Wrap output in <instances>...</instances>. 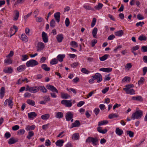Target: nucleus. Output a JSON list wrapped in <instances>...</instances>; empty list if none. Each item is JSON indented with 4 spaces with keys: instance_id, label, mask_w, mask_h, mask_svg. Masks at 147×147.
Masks as SVG:
<instances>
[{
    "instance_id": "16",
    "label": "nucleus",
    "mask_w": 147,
    "mask_h": 147,
    "mask_svg": "<svg viewBox=\"0 0 147 147\" xmlns=\"http://www.w3.org/2000/svg\"><path fill=\"white\" fill-rule=\"evenodd\" d=\"M112 70V69L111 67L102 68L99 69V71L107 73L111 72Z\"/></svg>"
},
{
    "instance_id": "33",
    "label": "nucleus",
    "mask_w": 147,
    "mask_h": 147,
    "mask_svg": "<svg viewBox=\"0 0 147 147\" xmlns=\"http://www.w3.org/2000/svg\"><path fill=\"white\" fill-rule=\"evenodd\" d=\"M50 116V115L47 113L42 115L41 117L43 120H47L49 118Z\"/></svg>"
},
{
    "instance_id": "62",
    "label": "nucleus",
    "mask_w": 147,
    "mask_h": 147,
    "mask_svg": "<svg viewBox=\"0 0 147 147\" xmlns=\"http://www.w3.org/2000/svg\"><path fill=\"white\" fill-rule=\"evenodd\" d=\"M65 24L67 27L69 26L70 24L69 20V18H66L65 20Z\"/></svg>"
},
{
    "instance_id": "21",
    "label": "nucleus",
    "mask_w": 147,
    "mask_h": 147,
    "mask_svg": "<svg viewBox=\"0 0 147 147\" xmlns=\"http://www.w3.org/2000/svg\"><path fill=\"white\" fill-rule=\"evenodd\" d=\"M26 67L25 65H22L18 67L17 69L18 71L21 72L24 70L26 69Z\"/></svg>"
},
{
    "instance_id": "23",
    "label": "nucleus",
    "mask_w": 147,
    "mask_h": 147,
    "mask_svg": "<svg viewBox=\"0 0 147 147\" xmlns=\"http://www.w3.org/2000/svg\"><path fill=\"white\" fill-rule=\"evenodd\" d=\"M65 56V55H59L57 56V59L59 61L61 62L63 61V59Z\"/></svg>"
},
{
    "instance_id": "10",
    "label": "nucleus",
    "mask_w": 147,
    "mask_h": 147,
    "mask_svg": "<svg viewBox=\"0 0 147 147\" xmlns=\"http://www.w3.org/2000/svg\"><path fill=\"white\" fill-rule=\"evenodd\" d=\"M42 37L43 41L45 43H47L48 41V38L47 34L44 32H43L42 34Z\"/></svg>"
},
{
    "instance_id": "20",
    "label": "nucleus",
    "mask_w": 147,
    "mask_h": 147,
    "mask_svg": "<svg viewBox=\"0 0 147 147\" xmlns=\"http://www.w3.org/2000/svg\"><path fill=\"white\" fill-rule=\"evenodd\" d=\"M55 117L58 119L62 118L63 117V113L61 112H56L55 113Z\"/></svg>"
},
{
    "instance_id": "6",
    "label": "nucleus",
    "mask_w": 147,
    "mask_h": 147,
    "mask_svg": "<svg viewBox=\"0 0 147 147\" xmlns=\"http://www.w3.org/2000/svg\"><path fill=\"white\" fill-rule=\"evenodd\" d=\"M13 105V102L11 98H9L8 99H6L4 102V105L6 106L8 105L11 109L12 108Z\"/></svg>"
},
{
    "instance_id": "49",
    "label": "nucleus",
    "mask_w": 147,
    "mask_h": 147,
    "mask_svg": "<svg viewBox=\"0 0 147 147\" xmlns=\"http://www.w3.org/2000/svg\"><path fill=\"white\" fill-rule=\"evenodd\" d=\"M4 62L7 64H10L12 63V61L10 58L6 59L4 60Z\"/></svg>"
},
{
    "instance_id": "41",
    "label": "nucleus",
    "mask_w": 147,
    "mask_h": 147,
    "mask_svg": "<svg viewBox=\"0 0 147 147\" xmlns=\"http://www.w3.org/2000/svg\"><path fill=\"white\" fill-rule=\"evenodd\" d=\"M79 137V134L78 133H76L73 135L72 138L74 140H76L78 139Z\"/></svg>"
},
{
    "instance_id": "9",
    "label": "nucleus",
    "mask_w": 147,
    "mask_h": 147,
    "mask_svg": "<svg viewBox=\"0 0 147 147\" xmlns=\"http://www.w3.org/2000/svg\"><path fill=\"white\" fill-rule=\"evenodd\" d=\"M46 88L53 92H56L58 93V92L56 88L50 84H47L46 86Z\"/></svg>"
},
{
    "instance_id": "51",
    "label": "nucleus",
    "mask_w": 147,
    "mask_h": 147,
    "mask_svg": "<svg viewBox=\"0 0 147 147\" xmlns=\"http://www.w3.org/2000/svg\"><path fill=\"white\" fill-rule=\"evenodd\" d=\"M96 18H94L93 19L92 21L91 24V26L92 27H93L95 26L96 22Z\"/></svg>"
},
{
    "instance_id": "34",
    "label": "nucleus",
    "mask_w": 147,
    "mask_h": 147,
    "mask_svg": "<svg viewBox=\"0 0 147 147\" xmlns=\"http://www.w3.org/2000/svg\"><path fill=\"white\" fill-rule=\"evenodd\" d=\"M12 71L13 69L11 67H8L3 70V71L5 73H11L12 72Z\"/></svg>"
},
{
    "instance_id": "3",
    "label": "nucleus",
    "mask_w": 147,
    "mask_h": 147,
    "mask_svg": "<svg viewBox=\"0 0 147 147\" xmlns=\"http://www.w3.org/2000/svg\"><path fill=\"white\" fill-rule=\"evenodd\" d=\"M26 64V66L28 67H32L38 65V62L35 60L31 59L27 61Z\"/></svg>"
},
{
    "instance_id": "52",
    "label": "nucleus",
    "mask_w": 147,
    "mask_h": 147,
    "mask_svg": "<svg viewBox=\"0 0 147 147\" xmlns=\"http://www.w3.org/2000/svg\"><path fill=\"white\" fill-rule=\"evenodd\" d=\"M132 65L130 63H127L126 64L125 66V69H128L131 68L132 67Z\"/></svg>"
},
{
    "instance_id": "5",
    "label": "nucleus",
    "mask_w": 147,
    "mask_h": 147,
    "mask_svg": "<svg viewBox=\"0 0 147 147\" xmlns=\"http://www.w3.org/2000/svg\"><path fill=\"white\" fill-rule=\"evenodd\" d=\"M94 80H97V82L99 83L102 80V76L100 74L97 73L91 77Z\"/></svg>"
},
{
    "instance_id": "7",
    "label": "nucleus",
    "mask_w": 147,
    "mask_h": 147,
    "mask_svg": "<svg viewBox=\"0 0 147 147\" xmlns=\"http://www.w3.org/2000/svg\"><path fill=\"white\" fill-rule=\"evenodd\" d=\"M61 103L67 107H70L72 105L71 100H63L61 101Z\"/></svg>"
},
{
    "instance_id": "36",
    "label": "nucleus",
    "mask_w": 147,
    "mask_h": 147,
    "mask_svg": "<svg viewBox=\"0 0 147 147\" xmlns=\"http://www.w3.org/2000/svg\"><path fill=\"white\" fill-rule=\"evenodd\" d=\"M34 133L32 131H29L28 132V135L27 136V138L29 140L31 139V138L34 135Z\"/></svg>"
},
{
    "instance_id": "54",
    "label": "nucleus",
    "mask_w": 147,
    "mask_h": 147,
    "mask_svg": "<svg viewBox=\"0 0 147 147\" xmlns=\"http://www.w3.org/2000/svg\"><path fill=\"white\" fill-rule=\"evenodd\" d=\"M93 111L96 115H97L100 112V110L98 108H96L94 109Z\"/></svg>"
},
{
    "instance_id": "25",
    "label": "nucleus",
    "mask_w": 147,
    "mask_h": 147,
    "mask_svg": "<svg viewBox=\"0 0 147 147\" xmlns=\"http://www.w3.org/2000/svg\"><path fill=\"white\" fill-rule=\"evenodd\" d=\"M41 67L42 69L46 71H50V68L47 67V65L46 64H42L41 65Z\"/></svg>"
},
{
    "instance_id": "39",
    "label": "nucleus",
    "mask_w": 147,
    "mask_h": 147,
    "mask_svg": "<svg viewBox=\"0 0 147 147\" xmlns=\"http://www.w3.org/2000/svg\"><path fill=\"white\" fill-rule=\"evenodd\" d=\"M138 39L140 41L146 40L147 39V38L144 35L142 34L139 36Z\"/></svg>"
},
{
    "instance_id": "13",
    "label": "nucleus",
    "mask_w": 147,
    "mask_h": 147,
    "mask_svg": "<svg viewBox=\"0 0 147 147\" xmlns=\"http://www.w3.org/2000/svg\"><path fill=\"white\" fill-rule=\"evenodd\" d=\"M132 99L134 100H136L140 102H142L143 100L142 97L140 96H133L132 98Z\"/></svg>"
},
{
    "instance_id": "59",
    "label": "nucleus",
    "mask_w": 147,
    "mask_h": 147,
    "mask_svg": "<svg viewBox=\"0 0 147 147\" xmlns=\"http://www.w3.org/2000/svg\"><path fill=\"white\" fill-rule=\"evenodd\" d=\"M43 20L42 18L40 17H38L36 18V21L37 22H41Z\"/></svg>"
},
{
    "instance_id": "56",
    "label": "nucleus",
    "mask_w": 147,
    "mask_h": 147,
    "mask_svg": "<svg viewBox=\"0 0 147 147\" xmlns=\"http://www.w3.org/2000/svg\"><path fill=\"white\" fill-rule=\"evenodd\" d=\"M127 133L129 137L132 138L134 136V133L131 131H127Z\"/></svg>"
},
{
    "instance_id": "60",
    "label": "nucleus",
    "mask_w": 147,
    "mask_h": 147,
    "mask_svg": "<svg viewBox=\"0 0 147 147\" xmlns=\"http://www.w3.org/2000/svg\"><path fill=\"white\" fill-rule=\"evenodd\" d=\"M70 45L72 46H75L76 47H78V44L77 42L74 41H72L70 42Z\"/></svg>"
},
{
    "instance_id": "29",
    "label": "nucleus",
    "mask_w": 147,
    "mask_h": 147,
    "mask_svg": "<svg viewBox=\"0 0 147 147\" xmlns=\"http://www.w3.org/2000/svg\"><path fill=\"white\" fill-rule=\"evenodd\" d=\"M21 39L24 42H26L28 41V37L25 34H22Z\"/></svg>"
},
{
    "instance_id": "30",
    "label": "nucleus",
    "mask_w": 147,
    "mask_h": 147,
    "mask_svg": "<svg viewBox=\"0 0 147 147\" xmlns=\"http://www.w3.org/2000/svg\"><path fill=\"white\" fill-rule=\"evenodd\" d=\"M35 128V126L34 125L31 126L27 125L26 126V130H34Z\"/></svg>"
},
{
    "instance_id": "46",
    "label": "nucleus",
    "mask_w": 147,
    "mask_h": 147,
    "mask_svg": "<svg viewBox=\"0 0 147 147\" xmlns=\"http://www.w3.org/2000/svg\"><path fill=\"white\" fill-rule=\"evenodd\" d=\"M81 71L82 73L85 74H88L90 73V71L87 70L85 68H83L81 70Z\"/></svg>"
},
{
    "instance_id": "63",
    "label": "nucleus",
    "mask_w": 147,
    "mask_h": 147,
    "mask_svg": "<svg viewBox=\"0 0 147 147\" xmlns=\"http://www.w3.org/2000/svg\"><path fill=\"white\" fill-rule=\"evenodd\" d=\"M85 103L84 101H82L79 102L77 104V106L78 107H80Z\"/></svg>"
},
{
    "instance_id": "11",
    "label": "nucleus",
    "mask_w": 147,
    "mask_h": 147,
    "mask_svg": "<svg viewBox=\"0 0 147 147\" xmlns=\"http://www.w3.org/2000/svg\"><path fill=\"white\" fill-rule=\"evenodd\" d=\"M73 115L72 112H68L66 113L65 116L66 119L67 121H70L73 117Z\"/></svg>"
},
{
    "instance_id": "35",
    "label": "nucleus",
    "mask_w": 147,
    "mask_h": 147,
    "mask_svg": "<svg viewBox=\"0 0 147 147\" xmlns=\"http://www.w3.org/2000/svg\"><path fill=\"white\" fill-rule=\"evenodd\" d=\"M61 96L62 98L67 99L70 97V96L67 94L63 93H61Z\"/></svg>"
},
{
    "instance_id": "12",
    "label": "nucleus",
    "mask_w": 147,
    "mask_h": 147,
    "mask_svg": "<svg viewBox=\"0 0 147 147\" xmlns=\"http://www.w3.org/2000/svg\"><path fill=\"white\" fill-rule=\"evenodd\" d=\"M18 139H15L14 138L12 137L9 140L8 142L9 144H12L18 142Z\"/></svg>"
},
{
    "instance_id": "32",
    "label": "nucleus",
    "mask_w": 147,
    "mask_h": 147,
    "mask_svg": "<svg viewBox=\"0 0 147 147\" xmlns=\"http://www.w3.org/2000/svg\"><path fill=\"white\" fill-rule=\"evenodd\" d=\"M27 103L29 105L34 106L35 105V102L32 100L28 99L27 100Z\"/></svg>"
},
{
    "instance_id": "17",
    "label": "nucleus",
    "mask_w": 147,
    "mask_h": 147,
    "mask_svg": "<svg viewBox=\"0 0 147 147\" xmlns=\"http://www.w3.org/2000/svg\"><path fill=\"white\" fill-rule=\"evenodd\" d=\"M60 13L57 12L54 14V16L57 22L59 23L60 21Z\"/></svg>"
},
{
    "instance_id": "45",
    "label": "nucleus",
    "mask_w": 147,
    "mask_h": 147,
    "mask_svg": "<svg viewBox=\"0 0 147 147\" xmlns=\"http://www.w3.org/2000/svg\"><path fill=\"white\" fill-rule=\"evenodd\" d=\"M58 63V61L55 58L52 59L50 62V63L51 65H54Z\"/></svg>"
},
{
    "instance_id": "4",
    "label": "nucleus",
    "mask_w": 147,
    "mask_h": 147,
    "mask_svg": "<svg viewBox=\"0 0 147 147\" xmlns=\"http://www.w3.org/2000/svg\"><path fill=\"white\" fill-rule=\"evenodd\" d=\"M98 139L96 137L93 138L89 137L86 140V141L87 142H91L92 144L94 145H96L98 144Z\"/></svg>"
},
{
    "instance_id": "37",
    "label": "nucleus",
    "mask_w": 147,
    "mask_h": 147,
    "mask_svg": "<svg viewBox=\"0 0 147 147\" xmlns=\"http://www.w3.org/2000/svg\"><path fill=\"white\" fill-rule=\"evenodd\" d=\"M108 123V121L107 120H103L99 122L98 123V126H101L107 124Z\"/></svg>"
},
{
    "instance_id": "26",
    "label": "nucleus",
    "mask_w": 147,
    "mask_h": 147,
    "mask_svg": "<svg viewBox=\"0 0 147 147\" xmlns=\"http://www.w3.org/2000/svg\"><path fill=\"white\" fill-rule=\"evenodd\" d=\"M123 34V32L122 30H119L115 32V35L118 36H122Z\"/></svg>"
},
{
    "instance_id": "8",
    "label": "nucleus",
    "mask_w": 147,
    "mask_h": 147,
    "mask_svg": "<svg viewBox=\"0 0 147 147\" xmlns=\"http://www.w3.org/2000/svg\"><path fill=\"white\" fill-rule=\"evenodd\" d=\"M45 47V44L41 42H38L36 46L37 51H41Z\"/></svg>"
},
{
    "instance_id": "53",
    "label": "nucleus",
    "mask_w": 147,
    "mask_h": 147,
    "mask_svg": "<svg viewBox=\"0 0 147 147\" xmlns=\"http://www.w3.org/2000/svg\"><path fill=\"white\" fill-rule=\"evenodd\" d=\"M25 132V131L24 129H20L18 131V134L21 135L24 134Z\"/></svg>"
},
{
    "instance_id": "31",
    "label": "nucleus",
    "mask_w": 147,
    "mask_h": 147,
    "mask_svg": "<svg viewBox=\"0 0 147 147\" xmlns=\"http://www.w3.org/2000/svg\"><path fill=\"white\" fill-rule=\"evenodd\" d=\"M97 28L96 27H95L93 30L92 31V34L93 37L94 38H96L97 37L96 34L97 32Z\"/></svg>"
},
{
    "instance_id": "1",
    "label": "nucleus",
    "mask_w": 147,
    "mask_h": 147,
    "mask_svg": "<svg viewBox=\"0 0 147 147\" xmlns=\"http://www.w3.org/2000/svg\"><path fill=\"white\" fill-rule=\"evenodd\" d=\"M143 112L141 110H139L136 111L132 113L131 118L133 120L140 119L142 116Z\"/></svg>"
},
{
    "instance_id": "42",
    "label": "nucleus",
    "mask_w": 147,
    "mask_h": 147,
    "mask_svg": "<svg viewBox=\"0 0 147 147\" xmlns=\"http://www.w3.org/2000/svg\"><path fill=\"white\" fill-rule=\"evenodd\" d=\"M118 115L116 113H112L109 115V117L110 119H112L115 117H117Z\"/></svg>"
},
{
    "instance_id": "24",
    "label": "nucleus",
    "mask_w": 147,
    "mask_h": 147,
    "mask_svg": "<svg viewBox=\"0 0 147 147\" xmlns=\"http://www.w3.org/2000/svg\"><path fill=\"white\" fill-rule=\"evenodd\" d=\"M14 12L15 14L14 17L13 18V20L16 21L18 20L19 16V14L18 11L17 10H15Z\"/></svg>"
},
{
    "instance_id": "22",
    "label": "nucleus",
    "mask_w": 147,
    "mask_h": 147,
    "mask_svg": "<svg viewBox=\"0 0 147 147\" xmlns=\"http://www.w3.org/2000/svg\"><path fill=\"white\" fill-rule=\"evenodd\" d=\"M64 142V141L63 140H59L57 141L55 143L56 145L58 146L61 147L63 146V144Z\"/></svg>"
},
{
    "instance_id": "55",
    "label": "nucleus",
    "mask_w": 147,
    "mask_h": 147,
    "mask_svg": "<svg viewBox=\"0 0 147 147\" xmlns=\"http://www.w3.org/2000/svg\"><path fill=\"white\" fill-rule=\"evenodd\" d=\"M141 50L143 52H147V46H143L141 48Z\"/></svg>"
},
{
    "instance_id": "14",
    "label": "nucleus",
    "mask_w": 147,
    "mask_h": 147,
    "mask_svg": "<svg viewBox=\"0 0 147 147\" xmlns=\"http://www.w3.org/2000/svg\"><path fill=\"white\" fill-rule=\"evenodd\" d=\"M80 125V121L78 120H76L75 122L72 123L70 126V128H72L74 127H78Z\"/></svg>"
},
{
    "instance_id": "27",
    "label": "nucleus",
    "mask_w": 147,
    "mask_h": 147,
    "mask_svg": "<svg viewBox=\"0 0 147 147\" xmlns=\"http://www.w3.org/2000/svg\"><path fill=\"white\" fill-rule=\"evenodd\" d=\"M39 90L43 93H46L47 92V89L44 86H38Z\"/></svg>"
},
{
    "instance_id": "43",
    "label": "nucleus",
    "mask_w": 147,
    "mask_h": 147,
    "mask_svg": "<svg viewBox=\"0 0 147 147\" xmlns=\"http://www.w3.org/2000/svg\"><path fill=\"white\" fill-rule=\"evenodd\" d=\"M134 87V85L133 84H128L126 85L125 86V88H123V90H125L127 89V90L131 89V88Z\"/></svg>"
},
{
    "instance_id": "2",
    "label": "nucleus",
    "mask_w": 147,
    "mask_h": 147,
    "mask_svg": "<svg viewBox=\"0 0 147 147\" xmlns=\"http://www.w3.org/2000/svg\"><path fill=\"white\" fill-rule=\"evenodd\" d=\"M26 91H29L30 92L34 93H36L39 90L38 86L30 87L28 85H27L26 89Z\"/></svg>"
},
{
    "instance_id": "28",
    "label": "nucleus",
    "mask_w": 147,
    "mask_h": 147,
    "mask_svg": "<svg viewBox=\"0 0 147 147\" xmlns=\"http://www.w3.org/2000/svg\"><path fill=\"white\" fill-rule=\"evenodd\" d=\"M115 132L117 135L120 136L123 133V131L122 129H120L119 127L116 128Z\"/></svg>"
},
{
    "instance_id": "44",
    "label": "nucleus",
    "mask_w": 147,
    "mask_h": 147,
    "mask_svg": "<svg viewBox=\"0 0 147 147\" xmlns=\"http://www.w3.org/2000/svg\"><path fill=\"white\" fill-rule=\"evenodd\" d=\"M43 98L44 100L46 102L47 101H50L51 100L50 97L48 95L44 96L43 97Z\"/></svg>"
},
{
    "instance_id": "57",
    "label": "nucleus",
    "mask_w": 147,
    "mask_h": 147,
    "mask_svg": "<svg viewBox=\"0 0 147 147\" xmlns=\"http://www.w3.org/2000/svg\"><path fill=\"white\" fill-rule=\"evenodd\" d=\"M51 142L50 140L49 139L46 140L45 143V145L47 146H48L51 145Z\"/></svg>"
},
{
    "instance_id": "48",
    "label": "nucleus",
    "mask_w": 147,
    "mask_h": 147,
    "mask_svg": "<svg viewBox=\"0 0 147 147\" xmlns=\"http://www.w3.org/2000/svg\"><path fill=\"white\" fill-rule=\"evenodd\" d=\"M144 80V77H142L140 78V80L138 81V84L140 85L142 84Z\"/></svg>"
},
{
    "instance_id": "61",
    "label": "nucleus",
    "mask_w": 147,
    "mask_h": 147,
    "mask_svg": "<svg viewBox=\"0 0 147 147\" xmlns=\"http://www.w3.org/2000/svg\"><path fill=\"white\" fill-rule=\"evenodd\" d=\"M79 64V63L77 62H74L71 65V67L74 68Z\"/></svg>"
},
{
    "instance_id": "64",
    "label": "nucleus",
    "mask_w": 147,
    "mask_h": 147,
    "mask_svg": "<svg viewBox=\"0 0 147 147\" xmlns=\"http://www.w3.org/2000/svg\"><path fill=\"white\" fill-rule=\"evenodd\" d=\"M20 128L19 125H16L12 127V129L13 131H16L18 129Z\"/></svg>"
},
{
    "instance_id": "15",
    "label": "nucleus",
    "mask_w": 147,
    "mask_h": 147,
    "mask_svg": "<svg viewBox=\"0 0 147 147\" xmlns=\"http://www.w3.org/2000/svg\"><path fill=\"white\" fill-rule=\"evenodd\" d=\"M36 116L37 114L34 112H31L28 113V117L31 119H33Z\"/></svg>"
},
{
    "instance_id": "19",
    "label": "nucleus",
    "mask_w": 147,
    "mask_h": 147,
    "mask_svg": "<svg viewBox=\"0 0 147 147\" xmlns=\"http://www.w3.org/2000/svg\"><path fill=\"white\" fill-rule=\"evenodd\" d=\"M125 91L126 93L127 94L130 95L135 94V91L133 88L128 90L126 89L125 90Z\"/></svg>"
},
{
    "instance_id": "40",
    "label": "nucleus",
    "mask_w": 147,
    "mask_h": 147,
    "mask_svg": "<svg viewBox=\"0 0 147 147\" xmlns=\"http://www.w3.org/2000/svg\"><path fill=\"white\" fill-rule=\"evenodd\" d=\"M103 6V4L100 3H98V5L94 7V8L97 10H99L101 9Z\"/></svg>"
},
{
    "instance_id": "50",
    "label": "nucleus",
    "mask_w": 147,
    "mask_h": 147,
    "mask_svg": "<svg viewBox=\"0 0 147 147\" xmlns=\"http://www.w3.org/2000/svg\"><path fill=\"white\" fill-rule=\"evenodd\" d=\"M55 20L53 19L50 22V26L52 28H54L55 25Z\"/></svg>"
},
{
    "instance_id": "38",
    "label": "nucleus",
    "mask_w": 147,
    "mask_h": 147,
    "mask_svg": "<svg viewBox=\"0 0 147 147\" xmlns=\"http://www.w3.org/2000/svg\"><path fill=\"white\" fill-rule=\"evenodd\" d=\"M109 56V55L105 54L102 57H100V60L101 61H104L108 58Z\"/></svg>"
},
{
    "instance_id": "58",
    "label": "nucleus",
    "mask_w": 147,
    "mask_h": 147,
    "mask_svg": "<svg viewBox=\"0 0 147 147\" xmlns=\"http://www.w3.org/2000/svg\"><path fill=\"white\" fill-rule=\"evenodd\" d=\"M139 48V46L138 45H137L134 47H133L131 49V51H135L136 50H138Z\"/></svg>"
},
{
    "instance_id": "18",
    "label": "nucleus",
    "mask_w": 147,
    "mask_h": 147,
    "mask_svg": "<svg viewBox=\"0 0 147 147\" xmlns=\"http://www.w3.org/2000/svg\"><path fill=\"white\" fill-rule=\"evenodd\" d=\"M56 39L59 42H61L63 39V35L62 34L57 35L56 36Z\"/></svg>"
},
{
    "instance_id": "47",
    "label": "nucleus",
    "mask_w": 147,
    "mask_h": 147,
    "mask_svg": "<svg viewBox=\"0 0 147 147\" xmlns=\"http://www.w3.org/2000/svg\"><path fill=\"white\" fill-rule=\"evenodd\" d=\"M22 60L23 61H25L28 58V56L26 55H22Z\"/></svg>"
}]
</instances>
